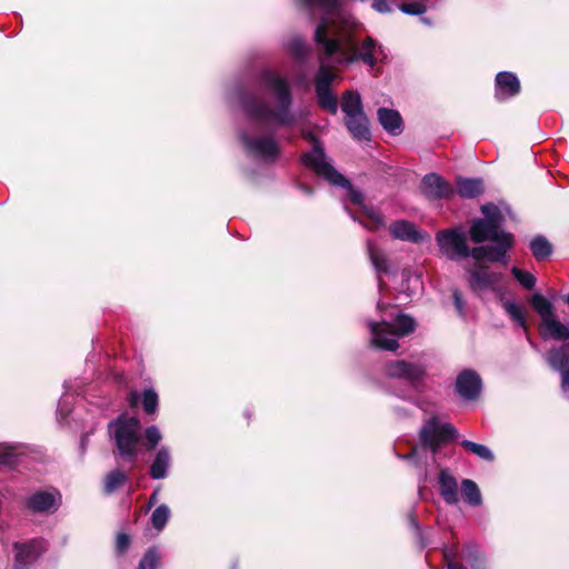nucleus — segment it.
<instances>
[{"mask_svg":"<svg viewBox=\"0 0 569 569\" xmlns=\"http://www.w3.org/2000/svg\"><path fill=\"white\" fill-rule=\"evenodd\" d=\"M308 12L318 9L322 17L313 33L317 52L322 54V61H331L333 66H349L362 61L375 67L378 61L387 58V53L373 38L367 37L360 48L352 34L339 23H347L348 19L342 11L341 0H296Z\"/></svg>","mask_w":569,"mask_h":569,"instance_id":"f257e3e1","label":"nucleus"},{"mask_svg":"<svg viewBox=\"0 0 569 569\" xmlns=\"http://www.w3.org/2000/svg\"><path fill=\"white\" fill-rule=\"evenodd\" d=\"M256 87V91L237 92L239 109L249 120L274 128H290L298 122L291 86L286 77L264 68L257 76Z\"/></svg>","mask_w":569,"mask_h":569,"instance_id":"f03ea898","label":"nucleus"},{"mask_svg":"<svg viewBox=\"0 0 569 569\" xmlns=\"http://www.w3.org/2000/svg\"><path fill=\"white\" fill-rule=\"evenodd\" d=\"M483 218L473 219L469 227V237L475 243L490 240L491 244L479 246L487 251L480 256L481 261L503 262L508 250L513 246V236L502 229L503 216L495 203L481 206Z\"/></svg>","mask_w":569,"mask_h":569,"instance_id":"7ed1b4c3","label":"nucleus"},{"mask_svg":"<svg viewBox=\"0 0 569 569\" xmlns=\"http://www.w3.org/2000/svg\"><path fill=\"white\" fill-rule=\"evenodd\" d=\"M313 141L312 149L302 156V162L311 169L317 176L323 178L329 183L348 190L349 199L352 203L361 206L363 212L369 219L368 222L360 223L370 231H377L386 227L383 216L373 208L363 204V194L360 190L353 189L350 181L346 179L327 159L320 141L311 137Z\"/></svg>","mask_w":569,"mask_h":569,"instance_id":"20e7f679","label":"nucleus"},{"mask_svg":"<svg viewBox=\"0 0 569 569\" xmlns=\"http://www.w3.org/2000/svg\"><path fill=\"white\" fill-rule=\"evenodd\" d=\"M377 309L380 320L367 321L371 345L380 350L396 351L399 348L398 339L415 331L416 320L382 301H378Z\"/></svg>","mask_w":569,"mask_h":569,"instance_id":"39448f33","label":"nucleus"},{"mask_svg":"<svg viewBox=\"0 0 569 569\" xmlns=\"http://www.w3.org/2000/svg\"><path fill=\"white\" fill-rule=\"evenodd\" d=\"M109 433L113 439L120 458L134 462L139 456L142 426L138 418L119 416L109 422Z\"/></svg>","mask_w":569,"mask_h":569,"instance_id":"423d86ee","label":"nucleus"},{"mask_svg":"<svg viewBox=\"0 0 569 569\" xmlns=\"http://www.w3.org/2000/svg\"><path fill=\"white\" fill-rule=\"evenodd\" d=\"M436 242L441 254L450 261H460L472 258L476 262H482L480 256L485 248H470L467 232L462 226L439 230L436 233Z\"/></svg>","mask_w":569,"mask_h":569,"instance_id":"0eeeda50","label":"nucleus"},{"mask_svg":"<svg viewBox=\"0 0 569 569\" xmlns=\"http://www.w3.org/2000/svg\"><path fill=\"white\" fill-rule=\"evenodd\" d=\"M319 69L315 76V91L319 106L331 114L338 112V99L331 91V84L338 78L332 71L337 68L331 61H322V54L317 52Z\"/></svg>","mask_w":569,"mask_h":569,"instance_id":"6e6552de","label":"nucleus"},{"mask_svg":"<svg viewBox=\"0 0 569 569\" xmlns=\"http://www.w3.org/2000/svg\"><path fill=\"white\" fill-rule=\"evenodd\" d=\"M238 137L248 156L266 163H273L279 159L280 146L272 133L257 136L241 130Z\"/></svg>","mask_w":569,"mask_h":569,"instance_id":"1a4fd4ad","label":"nucleus"},{"mask_svg":"<svg viewBox=\"0 0 569 569\" xmlns=\"http://www.w3.org/2000/svg\"><path fill=\"white\" fill-rule=\"evenodd\" d=\"M419 437L421 446L435 457L443 443L458 437V430L451 423H440L436 417H431L421 427Z\"/></svg>","mask_w":569,"mask_h":569,"instance_id":"9d476101","label":"nucleus"},{"mask_svg":"<svg viewBox=\"0 0 569 569\" xmlns=\"http://www.w3.org/2000/svg\"><path fill=\"white\" fill-rule=\"evenodd\" d=\"M385 372L390 378L402 379L415 390L420 391L427 376L426 366L420 362L406 360L390 361L385 367Z\"/></svg>","mask_w":569,"mask_h":569,"instance_id":"9b49d317","label":"nucleus"},{"mask_svg":"<svg viewBox=\"0 0 569 569\" xmlns=\"http://www.w3.org/2000/svg\"><path fill=\"white\" fill-rule=\"evenodd\" d=\"M46 546L41 538H32L12 543L13 569H29L42 555Z\"/></svg>","mask_w":569,"mask_h":569,"instance_id":"f8f14e48","label":"nucleus"},{"mask_svg":"<svg viewBox=\"0 0 569 569\" xmlns=\"http://www.w3.org/2000/svg\"><path fill=\"white\" fill-rule=\"evenodd\" d=\"M549 367L561 377V392L569 399V343L552 346L545 355Z\"/></svg>","mask_w":569,"mask_h":569,"instance_id":"ddd939ff","label":"nucleus"},{"mask_svg":"<svg viewBox=\"0 0 569 569\" xmlns=\"http://www.w3.org/2000/svg\"><path fill=\"white\" fill-rule=\"evenodd\" d=\"M61 505V493L56 490H39L26 499V507L32 513H53Z\"/></svg>","mask_w":569,"mask_h":569,"instance_id":"4468645a","label":"nucleus"},{"mask_svg":"<svg viewBox=\"0 0 569 569\" xmlns=\"http://www.w3.org/2000/svg\"><path fill=\"white\" fill-rule=\"evenodd\" d=\"M501 280L500 273L489 272L486 268L471 269L468 273L469 287L478 296L487 292H498Z\"/></svg>","mask_w":569,"mask_h":569,"instance_id":"2eb2a0df","label":"nucleus"},{"mask_svg":"<svg viewBox=\"0 0 569 569\" xmlns=\"http://www.w3.org/2000/svg\"><path fill=\"white\" fill-rule=\"evenodd\" d=\"M456 391L466 401H476L482 391V379L472 369L462 370L456 379Z\"/></svg>","mask_w":569,"mask_h":569,"instance_id":"dca6fc26","label":"nucleus"},{"mask_svg":"<svg viewBox=\"0 0 569 569\" xmlns=\"http://www.w3.org/2000/svg\"><path fill=\"white\" fill-rule=\"evenodd\" d=\"M421 191L430 200L447 199L455 194V188L435 172L428 173L422 178Z\"/></svg>","mask_w":569,"mask_h":569,"instance_id":"f3484780","label":"nucleus"},{"mask_svg":"<svg viewBox=\"0 0 569 569\" xmlns=\"http://www.w3.org/2000/svg\"><path fill=\"white\" fill-rule=\"evenodd\" d=\"M521 86L516 73L500 71L495 79V98L498 101H506L520 92Z\"/></svg>","mask_w":569,"mask_h":569,"instance_id":"a211bd4d","label":"nucleus"},{"mask_svg":"<svg viewBox=\"0 0 569 569\" xmlns=\"http://www.w3.org/2000/svg\"><path fill=\"white\" fill-rule=\"evenodd\" d=\"M389 232L393 239L406 242L421 243L426 240V234L415 223L405 219L392 222L389 226Z\"/></svg>","mask_w":569,"mask_h":569,"instance_id":"6ab92c4d","label":"nucleus"},{"mask_svg":"<svg viewBox=\"0 0 569 569\" xmlns=\"http://www.w3.org/2000/svg\"><path fill=\"white\" fill-rule=\"evenodd\" d=\"M345 123L353 139L358 141L370 140L369 120L365 112L345 117Z\"/></svg>","mask_w":569,"mask_h":569,"instance_id":"aec40b11","label":"nucleus"},{"mask_svg":"<svg viewBox=\"0 0 569 569\" xmlns=\"http://www.w3.org/2000/svg\"><path fill=\"white\" fill-rule=\"evenodd\" d=\"M171 466V452L169 447L161 446L158 448L153 460L149 468V475L153 480H161L167 478L169 468Z\"/></svg>","mask_w":569,"mask_h":569,"instance_id":"412c9836","label":"nucleus"},{"mask_svg":"<svg viewBox=\"0 0 569 569\" xmlns=\"http://www.w3.org/2000/svg\"><path fill=\"white\" fill-rule=\"evenodd\" d=\"M439 492L447 505L458 503V482L447 469H442L439 473Z\"/></svg>","mask_w":569,"mask_h":569,"instance_id":"4be33fe9","label":"nucleus"},{"mask_svg":"<svg viewBox=\"0 0 569 569\" xmlns=\"http://www.w3.org/2000/svg\"><path fill=\"white\" fill-rule=\"evenodd\" d=\"M378 121L381 127L391 136H399L402 132V118L397 110L379 108Z\"/></svg>","mask_w":569,"mask_h":569,"instance_id":"5701e85b","label":"nucleus"},{"mask_svg":"<svg viewBox=\"0 0 569 569\" xmlns=\"http://www.w3.org/2000/svg\"><path fill=\"white\" fill-rule=\"evenodd\" d=\"M485 190L483 180L481 178H462L456 180L455 193L461 198L473 199L482 194Z\"/></svg>","mask_w":569,"mask_h":569,"instance_id":"b1692460","label":"nucleus"},{"mask_svg":"<svg viewBox=\"0 0 569 569\" xmlns=\"http://www.w3.org/2000/svg\"><path fill=\"white\" fill-rule=\"evenodd\" d=\"M541 337L546 340L552 339L567 343L566 341L569 340V327L560 322L556 316H553L542 322Z\"/></svg>","mask_w":569,"mask_h":569,"instance_id":"393cba45","label":"nucleus"},{"mask_svg":"<svg viewBox=\"0 0 569 569\" xmlns=\"http://www.w3.org/2000/svg\"><path fill=\"white\" fill-rule=\"evenodd\" d=\"M463 558L471 569H489L486 555L475 542L466 545L463 549Z\"/></svg>","mask_w":569,"mask_h":569,"instance_id":"a878e982","label":"nucleus"},{"mask_svg":"<svg viewBox=\"0 0 569 569\" xmlns=\"http://www.w3.org/2000/svg\"><path fill=\"white\" fill-rule=\"evenodd\" d=\"M341 110L345 117L365 112L360 93L352 90L345 91L341 97Z\"/></svg>","mask_w":569,"mask_h":569,"instance_id":"bb28decb","label":"nucleus"},{"mask_svg":"<svg viewBox=\"0 0 569 569\" xmlns=\"http://www.w3.org/2000/svg\"><path fill=\"white\" fill-rule=\"evenodd\" d=\"M21 443H0V467L13 468L19 462Z\"/></svg>","mask_w":569,"mask_h":569,"instance_id":"cd10ccee","label":"nucleus"},{"mask_svg":"<svg viewBox=\"0 0 569 569\" xmlns=\"http://www.w3.org/2000/svg\"><path fill=\"white\" fill-rule=\"evenodd\" d=\"M461 493L466 503L471 507H479L482 503L481 492L478 485L470 479L461 481Z\"/></svg>","mask_w":569,"mask_h":569,"instance_id":"c85d7f7f","label":"nucleus"},{"mask_svg":"<svg viewBox=\"0 0 569 569\" xmlns=\"http://www.w3.org/2000/svg\"><path fill=\"white\" fill-rule=\"evenodd\" d=\"M529 248L537 260H545L552 253V244L541 234L530 240Z\"/></svg>","mask_w":569,"mask_h":569,"instance_id":"c756f323","label":"nucleus"},{"mask_svg":"<svg viewBox=\"0 0 569 569\" xmlns=\"http://www.w3.org/2000/svg\"><path fill=\"white\" fill-rule=\"evenodd\" d=\"M531 306L538 312L541 318V322L548 320L555 316V309L552 303L543 297L541 293L536 292L531 297Z\"/></svg>","mask_w":569,"mask_h":569,"instance_id":"7c9ffc66","label":"nucleus"},{"mask_svg":"<svg viewBox=\"0 0 569 569\" xmlns=\"http://www.w3.org/2000/svg\"><path fill=\"white\" fill-rule=\"evenodd\" d=\"M367 246H368V254H369L370 261H371L373 268L376 269V271L378 272V286H379V289L381 290L382 289V280L380 278V274L388 272L387 259L382 253L378 252L375 249L371 241H368Z\"/></svg>","mask_w":569,"mask_h":569,"instance_id":"2f4dec72","label":"nucleus"},{"mask_svg":"<svg viewBox=\"0 0 569 569\" xmlns=\"http://www.w3.org/2000/svg\"><path fill=\"white\" fill-rule=\"evenodd\" d=\"M170 516V508L166 503L156 507L150 517L152 528L156 529L158 533L161 532L166 528Z\"/></svg>","mask_w":569,"mask_h":569,"instance_id":"473e14b6","label":"nucleus"},{"mask_svg":"<svg viewBox=\"0 0 569 569\" xmlns=\"http://www.w3.org/2000/svg\"><path fill=\"white\" fill-rule=\"evenodd\" d=\"M128 481L127 475L119 470H112L110 471L103 481V491L107 495L113 493L117 491L121 486H123Z\"/></svg>","mask_w":569,"mask_h":569,"instance_id":"72a5a7b5","label":"nucleus"},{"mask_svg":"<svg viewBox=\"0 0 569 569\" xmlns=\"http://www.w3.org/2000/svg\"><path fill=\"white\" fill-rule=\"evenodd\" d=\"M460 445L463 447L466 451L477 456L478 458L485 461H493L495 455L491 449L485 445L473 442L471 440L463 439Z\"/></svg>","mask_w":569,"mask_h":569,"instance_id":"f704fd0d","label":"nucleus"},{"mask_svg":"<svg viewBox=\"0 0 569 569\" xmlns=\"http://www.w3.org/2000/svg\"><path fill=\"white\" fill-rule=\"evenodd\" d=\"M287 50L298 62H303L308 54L307 44L305 40L299 36H295L289 39L287 42Z\"/></svg>","mask_w":569,"mask_h":569,"instance_id":"c9c22d12","label":"nucleus"},{"mask_svg":"<svg viewBox=\"0 0 569 569\" xmlns=\"http://www.w3.org/2000/svg\"><path fill=\"white\" fill-rule=\"evenodd\" d=\"M159 397L153 388L144 389L142 392V407L146 413L153 415L158 410Z\"/></svg>","mask_w":569,"mask_h":569,"instance_id":"e433bc0d","label":"nucleus"},{"mask_svg":"<svg viewBox=\"0 0 569 569\" xmlns=\"http://www.w3.org/2000/svg\"><path fill=\"white\" fill-rule=\"evenodd\" d=\"M144 445L149 450H153L158 447L162 440V433L158 426L152 425L144 429L143 432Z\"/></svg>","mask_w":569,"mask_h":569,"instance_id":"4c0bfd02","label":"nucleus"},{"mask_svg":"<svg viewBox=\"0 0 569 569\" xmlns=\"http://www.w3.org/2000/svg\"><path fill=\"white\" fill-rule=\"evenodd\" d=\"M63 387L64 393L62 395L58 402V412L60 413V416L66 418L71 411L72 395H70V392L73 390V387L71 386L70 381H66Z\"/></svg>","mask_w":569,"mask_h":569,"instance_id":"58836bf2","label":"nucleus"},{"mask_svg":"<svg viewBox=\"0 0 569 569\" xmlns=\"http://www.w3.org/2000/svg\"><path fill=\"white\" fill-rule=\"evenodd\" d=\"M503 309L517 325L526 328V318L520 306L513 301L508 300L503 302Z\"/></svg>","mask_w":569,"mask_h":569,"instance_id":"ea45409f","label":"nucleus"},{"mask_svg":"<svg viewBox=\"0 0 569 569\" xmlns=\"http://www.w3.org/2000/svg\"><path fill=\"white\" fill-rule=\"evenodd\" d=\"M511 273L523 288L530 290L536 286L537 280L532 273L521 270L517 267L511 268Z\"/></svg>","mask_w":569,"mask_h":569,"instance_id":"a19ab883","label":"nucleus"},{"mask_svg":"<svg viewBox=\"0 0 569 569\" xmlns=\"http://www.w3.org/2000/svg\"><path fill=\"white\" fill-rule=\"evenodd\" d=\"M160 560L156 548H149L139 562L138 569H156Z\"/></svg>","mask_w":569,"mask_h":569,"instance_id":"79ce46f5","label":"nucleus"},{"mask_svg":"<svg viewBox=\"0 0 569 569\" xmlns=\"http://www.w3.org/2000/svg\"><path fill=\"white\" fill-rule=\"evenodd\" d=\"M399 10L405 14L421 16L426 12V3L418 1L405 2L399 6Z\"/></svg>","mask_w":569,"mask_h":569,"instance_id":"37998d69","label":"nucleus"},{"mask_svg":"<svg viewBox=\"0 0 569 569\" xmlns=\"http://www.w3.org/2000/svg\"><path fill=\"white\" fill-rule=\"evenodd\" d=\"M408 522H409V526L416 531L417 533V537L419 539V543L420 546L423 548L427 546V542L425 541V538H423V535H422V531H421V528L419 526V522H418V519L417 517L413 515V513H409L408 516Z\"/></svg>","mask_w":569,"mask_h":569,"instance_id":"c03bdc74","label":"nucleus"},{"mask_svg":"<svg viewBox=\"0 0 569 569\" xmlns=\"http://www.w3.org/2000/svg\"><path fill=\"white\" fill-rule=\"evenodd\" d=\"M443 556H445V559L447 561V568L448 569H467L461 563H457V562L453 561V558L456 556V550L455 549L446 548L443 550Z\"/></svg>","mask_w":569,"mask_h":569,"instance_id":"a18cd8bd","label":"nucleus"},{"mask_svg":"<svg viewBox=\"0 0 569 569\" xmlns=\"http://www.w3.org/2000/svg\"><path fill=\"white\" fill-rule=\"evenodd\" d=\"M452 299L455 308L460 317H465V301L461 292L458 289H453Z\"/></svg>","mask_w":569,"mask_h":569,"instance_id":"49530a36","label":"nucleus"},{"mask_svg":"<svg viewBox=\"0 0 569 569\" xmlns=\"http://www.w3.org/2000/svg\"><path fill=\"white\" fill-rule=\"evenodd\" d=\"M130 545V538L128 535L120 532L116 539V550L118 553H123Z\"/></svg>","mask_w":569,"mask_h":569,"instance_id":"de8ad7c7","label":"nucleus"},{"mask_svg":"<svg viewBox=\"0 0 569 569\" xmlns=\"http://www.w3.org/2000/svg\"><path fill=\"white\" fill-rule=\"evenodd\" d=\"M372 8L379 13L391 11V6L386 0H373Z\"/></svg>","mask_w":569,"mask_h":569,"instance_id":"09e8293b","label":"nucleus"},{"mask_svg":"<svg viewBox=\"0 0 569 569\" xmlns=\"http://www.w3.org/2000/svg\"><path fill=\"white\" fill-rule=\"evenodd\" d=\"M140 398L142 399V395L140 396L138 391H131L128 396V402L131 407H134Z\"/></svg>","mask_w":569,"mask_h":569,"instance_id":"8fccbe9b","label":"nucleus"},{"mask_svg":"<svg viewBox=\"0 0 569 569\" xmlns=\"http://www.w3.org/2000/svg\"><path fill=\"white\" fill-rule=\"evenodd\" d=\"M417 453H418L417 449L413 448L411 450V452H409L408 455H397V457L402 460H413L415 463H417V460H416Z\"/></svg>","mask_w":569,"mask_h":569,"instance_id":"3c124183","label":"nucleus"},{"mask_svg":"<svg viewBox=\"0 0 569 569\" xmlns=\"http://www.w3.org/2000/svg\"><path fill=\"white\" fill-rule=\"evenodd\" d=\"M159 489H156L148 499V508L153 507L158 502Z\"/></svg>","mask_w":569,"mask_h":569,"instance_id":"603ef678","label":"nucleus"},{"mask_svg":"<svg viewBox=\"0 0 569 569\" xmlns=\"http://www.w3.org/2000/svg\"><path fill=\"white\" fill-rule=\"evenodd\" d=\"M299 189L307 196H312L313 190L312 188L306 186V184H299Z\"/></svg>","mask_w":569,"mask_h":569,"instance_id":"864d4df0","label":"nucleus"},{"mask_svg":"<svg viewBox=\"0 0 569 569\" xmlns=\"http://www.w3.org/2000/svg\"><path fill=\"white\" fill-rule=\"evenodd\" d=\"M88 436H83L81 439V449L84 450L87 445Z\"/></svg>","mask_w":569,"mask_h":569,"instance_id":"5fc2aeb1","label":"nucleus"},{"mask_svg":"<svg viewBox=\"0 0 569 569\" xmlns=\"http://www.w3.org/2000/svg\"><path fill=\"white\" fill-rule=\"evenodd\" d=\"M427 478H428L427 472H423V473H421V475H420V477H419V481H420V482H426V481H427Z\"/></svg>","mask_w":569,"mask_h":569,"instance_id":"6e6d98bb","label":"nucleus"},{"mask_svg":"<svg viewBox=\"0 0 569 569\" xmlns=\"http://www.w3.org/2000/svg\"><path fill=\"white\" fill-rule=\"evenodd\" d=\"M418 2H425L426 3V8L428 7L430 0H419Z\"/></svg>","mask_w":569,"mask_h":569,"instance_id":"4d7b16f0","label":"nucleus"},{"mask_svg":"<svg viewBox=\"0 0 569 569\" xmlns=\"http://www.w3.org/2000/svg\"><path fill=\"white\" fill-rule=\"evenodd\" d=\"M565 301H566V303H567V305H568V307H569V293L565 297Z\"/></svg>","mask_w":569,"mask_h":569,"instance_id":"13d9d810","label":"nucleus"},{"mask_svg":"<svg viewBox=\"0 0 569 569\" xmlns=\"http://www.w3.org/2000/svg\"><path fill=\"white\" fill-rule=\"evenodd\" d=\"M422 21L427 24H430L429 20L427 18H422Z\"/></svg>","mask_w":569,"mask_h":569,"instance_id":"bf43d9fd","label":"nucleus"}]
</instances>
